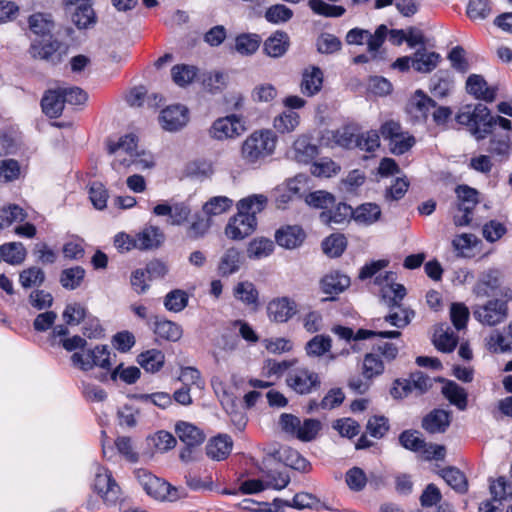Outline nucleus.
Returning <instances> with one entry per match:
<instances>
[{"label": "nucleus", "mask_w": 512, "mask_h": 512, "mask_svg": "<svg viewBox=\"0 0 512 512\" xmlns=\"http://www.w3.org/2000/svg\"><path fill=\"white\" fill-rule=\"evenodd\" d=\"M310 9L317 15L324 17H341L345 14L346 9L340 5H331L323 0H309Z\"/></svg>", "instance_id": "obj_56"}, {"label": "nucleus", "mask_w": 512, "mask_h": 512, "mask_svg": "<svg viewBox=\"0 0 512 512\" xmlns=\"http://www.w3.org/2000/svg\"><path fill=\"white\" fill-rule=\"evenodd\" d=\"M21 166L15 159H5L0 161V180L3 182H13L20 177Z\"/></svg>", "instance_id": "obj_63"}, {"label": "nucleus", "mask_w": 512, "mask_h": 512, "mask_svg": "<svg viewBox=\"0 0 512 512\" xmlns=\"http://www.w3.org/2000/svg\"><path fill=\"white\" fill-rule=\"evenodd\" d=\"M290 47V37L282 30L272 33L263 44L264 53L272 58H280L288 51Z\"/></svg>", "instance_id": "obj_26"}, {"label": "nucleus", "mask_w": 512, "mask_h": 512, "mask_svg": "<svg viewBox=\"0 0 512 512\" xmlns=\"http://www.w3.org/2000/svg\"><path fill=\"white\" fill-rule=\"evenodd\" d=\"M267 204L264 195L253 194L237 203V213L232 216L226 227L225 234L231 240H242L250 236L257 227L256 215L262 212Z\"/></svg>", "instance_id": "obj_2"}, {"label": "nucleus", "mask_w": 512, "mask_h": 512, "mask_svg": "<svg viewBox=\"0 0 512 512\" xmlns=\"http://www.w3.org/2000/svg\"><path fill=\"white\" fill-rule=\"evenodd\" d=\"M489 490L494 501L512 497V483L505 476H499L494 480L490 479Z\"/></svg>", "instance_id": "obj_53"}, {"label": "nucleus", "mask_w": 512, "mask_h": 512, "mask_svg": "<svg viewBox=\"0 0 512 512\" xmlns=\"http://www.w3.org/2000/svg\"><path fill=\"white\" fill-rule=\"evenodd\" d=\"M512 302V288L504 286L500 290V298H493L484 304L473 306V316L481 324L496 326L504 322L509 315L508 303Z\"/></svg>", "instance_id": "obj_4"}, {"label": "nucleus", "mask_w": 512, "mask_h": 512, "mask_svg": "<svg viewBox=\"0 0 512 512\" xmlns=\"http://www.w3.org/2000/svg\"><path fill=\"white\" fill-rule=\"evenodd\" d=\"M443 396L459 410L463 411L468 405V395L466 390L452 380H447L442 387Z\"/></svg>", "instance_id": "obj_35"}, {"label": "nucleus", "mask_w": 512, "mask_h": 512, "mask_svg": "<svg viewBox=\"0 0 512 512\" xmlns=\"http://www.w3.org/2000/svg\"><path fill=\"white\" fill-rule=\"evenodd\" d=\"M79 3L72 15V21L78 29L88 28L96 23V13L91 0H77Z\"/></svg>", "instance_id": "obj_33"}, {"label": "nucleus", "mask_w": 512, "mask_h": 512, "mask_svg": "<svg viewBox=\"0 0 512 512\" xmlns=\"http://www.w3.org/2000/svg\"><path fill=\"white\" fill-rule=\"evenodd\" d=\"M350 283V278L339 271H332L324 275L320 281L321 290L324 294L331 295L325 300H335V296L345 291Z\"/></svg>", "instance_id": "obj_19"}, {"label": "nucleus", "mask_w": 512, "mask_h": 512, "mask_svg": "<svg viewBox=\"0 0 512 512\" xmlns=\"http://www.w3.org/2000/svg\"><path fill=\"white\" fill-rule=\"evenodd\" d=\"M503 274L497 268H490L479 275L474 285L473 292L477 297H490L500 295Z\"/></svg>", "instance_id": "obj_13"}, {"label": "nucleus", "mask_w": 512, "mask_h": 512, "mask_svg": "<svg viewBox=\"0 0 512 512\" xmlns=\"http://www.w3.org/2000/svg\"><path fill=\"white\" fill-rule=\"evenodd\" d=\"M26 213L17 204H10L0 210V229L11 226L16 221H23Z\"/></svg>", "instance_id": "obj_59"}, {"label": "nucleus", "mask_w": 512, "mask_h": 512, "mask_svg": "<svg viewBox=\"0 0 512 512\" xmlns=\"http://www.w3.org/2000/svg\"><path fill=\"white\" fill-rule=\"evenodd\" d=\"M306 203L317 209H322L323 211L329 210L330 208L335 206V196L324 190H317L309 193L305 199Z\"/></svg>", "instance_id": "obj_52"}, {"label": "nucleus", "mask_w": 512, "mask_h": 512, "mask_svg": "<svg viewBox=\"0 0 512 512\" xmlns=\"http://www.w3.org/2000/svg\"><path fill=\"white\" fill-rule=\"evenodd\" d=\"M161 127L170 132L182 129L189 121V110L181 104L164 108L159 116Z\"/></svg>", "instance_id": "obj_14"}, {"label": "nucleus", "mask_w": 512, "mask_h": 512, "mask_svg": "<svg viewBox=\"0 0 512 512\" xmlns=\"http://www.w3.org/2000/svg\"><path fill=\"white\" fill-rule=\"evenodd\" d=\"M385 366L380 357L374 351L367 353L363 359L362 373L365 379L372 380L384 372Z\"/></svg>", "instance_id": "obj_44"}, {"label": "nucleus", "mask_w": 512, "mask_h": 512, "mask_svg": "<svg viewBox=\"0 0 512 512\" xmlns=\"http://www.w3.org/2000/svg\"><path fill=\"white\" fill-rule=\"evenodd\" d=\"M381 217V208L376 203H363L355 209L354 220L358 223L372 224Z\"/></svg>", "instance_id": "obj_43"}, {"label": "nucleus", "mask_w": 512, "mask_h": 512, "mask_svg": "<svg viewBox=\"0 0 512 512\" xmlns=\"http://www.w3.org/2000/svg\"><path fill=\"white\" fill-rule=\"evenodd\" d=\"M440 61V55L436 52H426V50L418 49L412 58V67L417 72L429 73L433 71Z\"/></svg>", "instance_id": "obj_37"}, {"label": "nucleus", "mask_w": 512, "mask_h": 512, "mask_svg": "<svg viewBox=\"0 0 512 512\" xmlns=\"http://www.w3.org/2000/svg\"><path fill=\"white\" fill-rule=\"evenodd\" d=\"M293 149L296 161L304 164L312 162L319 153L318 146L306 135H301L294 141Z\"/></svg>", "instance_id": "obj_28"}, {"label": "nucleus", "mask_w": 512, "mask_h": 512, "mask_svg": "<svg viewBox=\"0 0 512 512\" xmlns=\"http://www.w3.org/2000/svg\"><path fill=\"white\" fill-rule=\"evenodd\" d=\"M439 475L457 493L465 494L468 491V480L466 475L457 467L448 466L441 469Z\"/></svg>", "instance_id": "obj_36"}, {"label": "nucleus", "mask_w": 512, "mask_h": 512, "mask_svg": "<svg viewBox=\"0 0 512 512\" xmlns=\"http://www.w3.org/2000/svg\"><path fill=\"white\" fill-rule=\"evenodd\" d=\"M486 116H488V107L479 103L473 109L471 106H465L456 114L455 119L458 124L469 127L471 133L479 140L484 139L481 128Z\"/></svg>", "instance_id": "obj_11"}, {"label": "nucleus", "mask_w": 512, "mask_h": 512, "mask_svg": "<svg viewBox=\"0 0 512 512\" xmlns=\"http://www.w3.org/2000/svg\"><path fill=\"white\" fill-rule=\"evenodd\" d=\"M277 136L271 130H258L249 135L241 146L245 165L255 166L274 153Z\"/></svg>", "instance_id": "obj_3"}, {"label": "nucleus", "mask_w": 512, "mask_h": 512, "mask_svg": "<svg viewBox=\"0 0 512 512\" xmlns=\"http://www.w3.org/2000/svg\"><path fill=\"white\" fill-rule=\"evenodd\" d=\"M466 91L476 99L493 102L497 89L489 87L482 75L471 74L466 80Z\"/></svg>", "instance_id": "obj_23"}, {"label": "nucleus", "mask_w": 512, "mask_h": 512, "mask_svg": "<svg viewBox=\"0 0 512 512\" xmlns=\"http://www.w3.org/2000/svg\"><path fill=\"white\" fill-rule=\"evenodd\" d=\"M286 383L295 393L307 395L320 388L321 378L318 373L307 367H297L288 372Z\"/></svg>", "instance_id": "obj_9"}, {"label": "nucleus", "mask_w": 512, "mask_h": 512, "mask_svg": "<svg viewBox=\"0 0 512 512\" xmlns=\"http://www.w3.org/2000/svg\"><path fill=\"white\" fill-rule=\"evenodd\" d=\"M356 148L368 153L375 152L380 147V136L376 130L358 133Z\"/></svg>", "instance_id": "obj_62"}, {"label": "nucleus", "mask_w": 512, "mask_h": 512, "mask_svg": "<svg viewBox=\"0 0 512 512\" xmlns=\"http://www.w3.org/2000/svg\"><path fill=\"white\" fill-rule=\"evenodd\" d=\"M175 433L179 440L188 446H200L205 440L203 431L186 421H178L176 423Z\"/></svg>", "instance_id": "obj_27"}, {"label": "nucleus", "mask_w": 512, "mask_h": 512, "mask_svg": "<svg viewBox=\"0 0 512 512\" xmlns=\"http://www.w3.org/2000/svg\"><path fill=\"white\" fill-rule=\"evenodd\" d=\"M189 295L181 289H174L168 292L164 298L166 310L174 313L181 312L188 306Z\"/></svg>", "instance_id": "obj_47"}, {"label": "nucleus", "mask_w": 512, "mask_h": 512, "mask_svg": "<svg viewBox=\"0 0 512 512\" xmlns=\"http://www.w3.org/2000/svg\"><path fill=\"white\" fill-rule=\"evenodd\" d=\"M487 151L500 161L507 160L512 152L510 135L507 132L492 134Z\"/></svg>", "instance_id": "obj_31"}, {"label": "nucleus", "mask_w": 512, "mask_h": 512, "mask_svg": "<svg viewBox=\"0 0 512 512\" xmlns=\"http://www.w3.org/2000/svg\"><path fill=\"white\" fill-rule=\"evenodd\" d=\"M293 17V11L284 4H275L267 8L265 19L272 24L284 23Z\"/></svg>", "instance_id": "obj_61"}, {"label": "nucleus", "mask_w": 512, "mask_h": 512, "mask_svg": "<svg viewBox=\"0 0 512 512\" xmlns=\"http://www.w3.org/2000/svg\"><path fill=\"white\" fill-rule=\"evenodd\" d=\"M93 487L107 506H116L121 501V488L108 468L97 469Z\"/></svg>", "instance_id": "obj_10"}, {"label": "nucleus", "mask_w": 512, "mask_h": 512, "mask_svg": "<svg viewBox=\"0 0 512 512\" xmlns=\"http://www.w3.org/2000/svg\"><path fill=\"white\" fill-rule=\"evenodd\" d=\"M89 198L93 206L98 210H103L107 207L109 198L108 190L103 183L94 181L89 185Z\"/></svg>", "instance_id": "obj_60"}, {"label": "nucleus", "mask_w": 512, "mask_h": 512, "mask_svg": "<svg viewBox=\"0 0 512 512\" xmlns=\"http://www.w3.org/2000/svg\"><path fill=\"white\" fill-rule=\"evenodd\" d=\"M331 347V338L328 335L321 334L310 339L305 346V350L309 356L320 357L329 352Z\"/></svg>", "instance_id": "obj_54"}, {"label": "nucleus", "mask_w": 512, "mask_h": 512, "mask_svg": "<svg viewBox=\"0 0 512 512\" xmlns=\"http://www.w3.org/2000/svg\"><path fill=\"white\" fill-rule=\"evenodd\" d=\"M323 81L322 70L318 66H309L302 73L300 91L303 95L312 97L321 91Z\"/></svg>", "instance_id": "obj_22"}, {"label": "nucleus", "mask_w": 512, "mask_h": 512, "mask_svg": "<svg viewBox=\"0 0 512 512\" xmlns=\"http://www.w3.org/2000/svg\"><path fill=\"white\" fill-rule=\"evenodd\" d=\"M457 195V209L461 215H454L453 221L456 226H468L473 219V211L479 204V191L468 185H458L455 189Z\"/></svg>", "instance_id": "obj_7"}, {"label": "nucleus", "mask_w": 512, "mask_h": 512, "mask_svg": "<svg viewBox=\"0 0 512 512\" xmlns=\"http://www.w3.org/2000/svg\"><path fill=\"white\" fill-rule=\"evenodd\" d=\"M347 247V239L343 234H331L322 242L324 253L330 257H340Z\"/></svg>", "instance_id": "obj_50"}, {"label": "nucleus", "mask_w": 512, "mask_h": 512, "mask_svg": "<svg viewBox=\"0 0 512 512\" xmlns=\"http://www.w3.org/2000/svg\"><path fill=\"white\" fill-rule=\"evenodd\" d=\"M433 108H436V101L418 89L408 104L407 111L416 122L426 123Z\"/></svg>", "instance_id": "obj_18"}, {"label": "nucleus", "mask_w": 512, "mask_h": 512, "mask_svg": "<svg viewBox=\"0 0 512 512\" xmlns=\"http://www.w3.org/2000/svg\"><path fill=\"white\" fill-rule=\"evenodd\" d=\"M27 256L24 245L20 242L4 243L0 246L1 259L10 265L22 264Z\"/></svg>", "instance_id": "obj_39"}, {"label": "nucleus", "mask_w": 512, "mask_h": 512, "mask_svg": "<svg viewBox=\"0 0 512 512\" xmlns=\"http://www.w3.org/2000/svg\"><path fill=\"white\" fill-rule=\"evenodd\" d=\"M138 138L135 134L129 133L121 136L117 141H107V152L112 155L118 150H123L126 153L133 154L137 149Z\"/></svg>", "instance_id": "obj_51"}, {"label": "nucleus", "mask_w": 512, "mask_h": 512, "mask_svg": "<svg viewBox=\"0 0 512 512\" xmlns=\"http://www.w3.org/2000/svg\"><path fill=\"white\" fill-rule=\"evenodd\" d=\"M296 313V302L287 296L273 298L267 304V316L276 323H286Z\"/></svg>", "instance_id": "obj_16"}, {"label": "nucleus", "mask_w": 512, "mask_h": 512, "mask_svg": "<svg viewBox=\"0 0 512 512\" xmlns=\"http://www.w3.org/2000/svg\"><path fill=\"white\" fill-rule=\"evenodd\" d=\"M306 233L299 225H286L279 228L275 233L276 243L286 249L299 247L305 240Z\"/></svg>", "instance_id": "obj_20"}, {"label": "nucleus", "mask_w": 512, "mask_h": 512, "mask_svg": "<svg viewBox=\"0 0 512 512\" xmlns=\"http://www.w3.org/2000/svg\"><path fill=\"white\" fill-rule=\"evenodd\" d=\"M452 80L447 72H438L431 78L430 91L437 98L448 96L452 87Z\"/></svg>", "instance_id": "obj_55"}, {"label": "nucleus", "mask_w": 512, "mask_h": 512, "mask_svg": "<svg viewBox=\"0 0 512 512\" xmlns=\"http://www.w3.org/2000/svg\"><path fill=\"white\" fill-rule=\"evenodd\" d=\"M261 37L258 34L243 33L235 39V49L241 55H252L260 47Z\"/></svg>", "instance_id": "obj_46"}, {"label": "nucleus", "mask_w": 512, "mask_h": 512, "mask_svg": "<svg viewBox=\"0 0 512 512\" xmlns=\"http://www.w3.org/2000/svg\"><path fill=\"white\" fill-rule=\"evenodd\" d=\"M135 476L146 494L155 500L174 502L180 498L177 487L146 469L135 470Z\"/></svg>", "instance_id": "obj_5"}, {"label": "nucleus", "mask_w": 512, "mask_h": 512, "mask_svg": "<svg viewBox=\"0 0 512 512\" xmlns=\"http://www.w3.org/2000/svg\"><path fill=\"white\" fill-rule=\"evenodd\" d=\"M147 324L153 330V333L162 340L177 342L182 338V326L164 316L154 315L148 320Z\"/></svg>", "instance_id": "obj_15"}, {"label": "nucleus", "mask_w": 512, "mask_h": 512, "mask_svg": "<svg viewBox=\"0 0 512 512\" xmlns=\"http://www.w3.org/2000/svg\"><path fill=\"white\" fill-rule=\"evenodd\" d=\"M245 130L243 117L232 114L215 120L210 128V135L217 140H224L238 137Z\"/></svg>", "instance_id": "obj_12"}, {"label": "nucleus", "mask_w": 512, "mask_h": 512, "mask_svg": "<svg viewBox=\"0 0 512 512\" xmlns=\"http://www.w3.org/2000/svg\"><path fill=\"white\" fill-rule=\"evenodd\" d=\"M355 209H353L349 204L340 202L338 203L334 209H329L326 211H322L320 213V220L325 224L330 223H343L349 218L354 219Z\"/></svg>", "instance_id": "obj_38"}, {"label": "nucleus", "mask_w": 512, "mask_h": 512, "mask_svg": "<svg viewBox=\"0 0 512 512\" xmlns=\"http://www.w3.org/2000/svg\"><path fill=\"white\" fill-rule=\"evenodd\" d=\"M241 254L234 247L227 249L218 263L217 272L221 277H228L239 271Z\"/></svg>", "instance_id": "obj_34"}, {"label": "nucleus", "mask_w": 512, "mask_h": 512, "mask_svg": "<svg viewBox=\"0 0 512 512\" xmlns=\"http://www.w3.org/2000/svg\"><path fill=\"white\" fill-rule=\"evenodd\" d=\"M85 277V269L81 266H74L62 270L60 274V284L68 290L77 289Z\"/></svg>", "instance_id": "obj_48"}, {"label": "nucleus", "mask_w": 512, "mask_h": 512, "mask_svg": "<svg viewBox=\"0 0 512 512\" xmlns=\"http://www.w3.org/2000/svg\"><path fill=\"white\" fill-rule=\"evenodd\" d=\"M299 123V114L295 111L286 110L274 118L273 127L278 133L285 134L294 131Z\"/></svg>", "instance_id": "obj_41"}, {"label": "nucleus", "mask_w": 512, "mask_h": 512, "mask_svg": "<svg viewBox=\"0 0 512 512\" xmlns=\"http://www.w3.org/2000/svg\"><path fill=\"white\" fill-rule=\"evenodd\" d=\"M235 299L256 311L259 308V291L250 281H241L233 289Z\"/></svg>", "instance_id": "obj_30"}, {"label": "nucleus", "mask_w": 512, "mask_h": 512, "mask_svg": "<svg viewBox=\"0 0 512 512\" xmlns=\"http://www.w3.org/2000/svg\"><path fill=\"white\" fill-rule=\"evenodd\" d=\"M71 362L75 367L82 371H90L94 367L102 368L106 371L111 370V353L107 345H96L86 351V357L83 354L74 352L71 355Z\"/></svg>", "instance_id": "obj_8"}, {"label": "nucleus", "mask_w": 512, "mask_h": 512, "mask_svg": "<svg viewBox=\"0 0 512 512\" xmlns=\"http://www.w3.org/2000/svg\"><path fill=\"white\" fill-rule=\"evenodd\" d=\"M381 295L390 309L401 308V301L406 296V288L399 283H392L381 288Z\"/></svg>", "instance_id": "obj_42"}, {"label": "nucleus", "mask_w": 512, "mask_h": 512, "mask_svg": "<svg viewBox=\"0 0 512 512\" xmlns=\"http://www.w3.org/2000/svg\"><path fill=\"white\" fill-rule=\"evenodd\" d=\"M40 105L42 112L50 119L60 117L65 107V101L60 87L46 90L42 96Z\"/></svg>", "instance_id": "obj_21"}, {"label": "nucleus", "mask_w": 512, "mask_h": 512, "mask_svg": "<svg viewBox=\"0 0 512 512\" xmlns=\"http://www.w3.org/2000/svg\"><path fill=\"white\" fill-rule=\"evenodd\" d=\"M380 134L388 141L390 152L394 155H403L416 143L415 137L408 132H403L401 124L394 120H388L381 124Z\"/></svg>", "instance_id": "obj_6"}, {"label": "nucleus", "mask_w": 512, "mask_h": 512, "mask_svg": "<svg viewBox=\"0 0 512 512\" xmlns=\"http://www.w3.org/2000/svg\"><path fill=\"white\" fill-rule=\"evenodd\" d=\"M451 423V412L433 409L422 419V428L430 434L444 433Z\"/></svg>", "instance_id": "obj_25"}, {"label": "nucleus", "mask_w": 512, "mask_h": 512, "mask_svg": "<svg viewBox=\"0 0 512 512\" xmlns=\"http://www.w3.org/2000/svg\"><path fill=\"white\" fill-rule=\"evenodd\" d=\"M137 363L146 372L157 373L165 364V354L159 349H149L137 356Z\"/></svg>", "instance_id": "obj_32"}, {"label": "nucleus", "mask_w": 512, "mask_h": 512, "mask_svg": "<svg viewBox=\"0 0 512 512\" xmlns=\"http://www.w3.org/2000/svg\"><path fill=\"white\" fill-rule=\"evenodd\" d=\"M274 251V242L268 238L260 237L253 239L247 247L249 258L261 259L269 256Z\"/></svg>", "instance_id": "obj_49"}, {"label": "nucleus", "mask_w": 512, "mask_h": 512, "mask_svg": "<svg viewBox=\"0 0 512 512\" xmlns=\"http://www.w3.org/2000/svg\"><path fill=\"white\" fill-rule=\"evenodd\" d=\"M233 442L228 435H218L211 438L206 445V454L216 461L226 459L232 450Z\"/></svg>", "instance_id": "obj_29"}, {"label": "nucleus", "mask_w": 512, "mask_h": 512, "mask_svg": "<svg viewBox=\"0 0 512 512\" xmlns=\"http://www.w3.org/2000/svg\"><path fill=\"white\" fill-rule=\"evenodd\" d=\"M138 250L147 251L158 249L165 240L162 230L153 225H146L140 232L136 233Z\"/></svg>", "instance_id": "obj_24"}, {"label": "nucleus", "mask_w": 512, "mask_h": 512, "mask_svg": "<svg viewBox=\"0 0 512 512\" xmlns=\"http://www.w3.org/2000/svg\"><path fill=\"white\" fill-rule=\"evenodd\" d=\"M28 26L35 35L27 53L35 61H44L53 66L60 64L68 53V45L54 37L55 23L49 13L36 12L28 17Z\"/></svg>", "instance_id": "obj_1"}, {"label": "nucleus", "mask_w": 512, "mask_h": 512, "mask_svg": "<svg viewBox=\"0 0 512 512\" xmlns=\"http://www.w3.org/2000/svg\"><path fill=\"white\" fill-rule=\"evenodd\" d=\"M172 80L180 87L190 84L197 75V69L194 66L186 64H177L171 69Z\"/></svg>", "instance_id": "obj_57"}, {"label": "nucleus", "mask_w": 512, "mask_h": 512, "mask_svg": "<svg viewBox=\"0 0 512 512\" xmlns=\"http://www.w3.org/2000/svg\"><path fill=\"white\" fill-rule=\"evenodd\" d=\"M46 279L45 272L38 266H30L19 273V283L22 288L40 287Z\"/></svg>", "instance_id": "obj_40"}, {"label": "nucleus", "mask_w": 512, "mask_h": 512, "mask_svg": "<svg viewBox=\"0 0 512 512\" xmlns=\"http://www.w3.org/2000/svg\"><path fill=\"white\" fill-rule=\"evenodd\" d=\"M273 506L275 507L276 511H279L284 507H290L297 510L314 509L316 511L328 509V507L322 503L320 499L308 492L296 493L292 500L275 498L273 500Z\"/></svg>", "instance_id": "obj_17"}, {"label": "nucleus", "mask_w": 512, "mask_h": 512, "mask_svg": "<svg viewBox=\"0 0 512 512\" xmlns=\"http://www.w3.org/2000/svg\"><path fill=\"white\" fill-rule=\"evenodd\" d=\"M232 205V199L226 196H215L203 205V211L208 216H217L228 211Z\"/></svg>", "instance_id": "obj_58"}, {"label": "nucleus", "mask_w": 512, "mask_h": 512, "mask_svg": "<svg viewBox=\"0 0 512 512\" xmlns=\"http://www.w3.org/2000/svg\"><path fill=\"white\" fill-rule=\"evenodd\" d=\"M357 137V129L352 125H344L333 132L334 142L345 149L356 148Z\"/></svg>", "instance_id": "obj_45"}, {"label": "nucleus", "mask_w": 512, "mask_h": 512, "mask_svg": "<svg viewBox=\"0 0 512 512\" xmlns=\"http://www.w3.org/2000/svg\"><path fill=\"white\" fill-rule=\"evenodd\" d=\"M333 429L338 431L342 437L349 439L357 436L360 432V425L352 418H340L333 422Z\"/></svg>", "instance_id": "obj_64"}]
</instances>
